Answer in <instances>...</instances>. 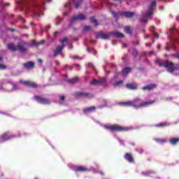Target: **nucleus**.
<instances>
[{
	"mask_svg": "<svg viewBox=\"0 0 179 179\" xmlns=\"http://www.w3.org/2000/svg\"><path fill=\"white\" fill-rule=\"evenodd\" d=\"M44 5H45V2L43 1L42 5L41 6V9H44Z\"/></svg>",
	"mask_w": 179,
	"mask_h": 179,
	"instance_id": "nucleus-49",
	"label": "nucleus"
},
{
	"mask_svg": "<svg viewBox=\"0 0 179 179\" xmlns=\"http://www.w3.org/2000/svg\"><path fill=\"white\" fill-rule=\"evenodd\" d=\"M110 13L114 16V17H118L120 16V14L114 10H111Z\"/></svg>",
	"mask_w": 179,
	"mask_h": 179,
	"instance_id": "nucleus-38",
	"label": "nucleus"
},
{
	"mask_svg": "<svg viewBox=\"0 0 179 179\" xmlns=\"http://www.w3.org/2000/svg\"><path fill=\"white\" fill-rule=\"evenodd\" d=\"M68 68H69V66L68 65L64 66V69H68Z\"/></svg>",
	"mask_w": 179,
	"mask_h": 179,
	"instance_id": "nucleus-60",
	"label": "nucleus"
},
{
	"mask_svg": "<svg viewBox=\"0 0 179 179\" xmlns=\"http://www.w3.org/2000/svg\"><path fill=\"white\" fill-rule=\"evenodd\" d=\"M157 87V85L156 84H150L148 85L142 87V90H148V92H150V90H153L154 89H156Z\"/></svg>",
	"mask_w": 179,
	"mask_h": 179,
	"instance_id": "nucleus-17",
	"label": "nucleus"
},
{
	"mask_svg": "<svg viewBox=\"0 0 179 179\" xmlns=\"http://www.w3.org/2000/svg\"><path fill=\"white\" fill-rule=\"evenodd\" d=\"M152 172L150 171H147V172H143L142 174L143 176H150V174H152Z\"/></svg>",
	"mask_w": 179,
	"mask_h": 179,
	"instance_id": "nucleus-42",
	"label": "nucleus"
},
{
	"mask_svg": "<svg viewBox=\"0 0 179 179\" xmlns=\"http://www.w3.org/2000/svg\"><path fill=\"white\" fill-rule=\"evenodd\" d=\"M44 15L41 11H38L36 13H34V15L35 17H40V16Z\"/></svg>",
	"mask_w": 179,
	"mask_h": 179,
	"instance_id": "nucleus-36",
	"label": "nucleus"
},
{
	"mask_svg": "<svg viewBox=\"0 0 179 179\" xmlns=\"http://www.w3.org/2000/svg\"><path fill=\"white\" fill-rule=\"evenodd\" d=\"M7 48L13 52H16V51H17V46H15L13 43H8L7 45Z\"/></svg>",
	"mask_w": 179,
	"mask_h": 179,
	"instance_id": "nucleus-22",
	"label": "nucleus"
},
{
	"mask_svg": "<svg viewBox=\"0 0 179 179\" xmlns=\"http://www.w3.org/2000/svg\"><path fill=\"white\" fill-rule=\"evenodd\" d=\"M110 36H114L117 38H124L125 36L123 34L120 33L119 31L110 32Z\"/></svg>",
	"mask_w": 179,
	"mask_h": 179,
	"instance_id": "nucleus-21",
	"label": "nucleus"
},
{
	"mask_svg": "<svg viewBox=\"0 0 179 179\" xmlns=\"http://www.w3.org/2000/svg\"><path fill=\"white\" fill-rule=\"evenodd\" d=\"M55 62H56V64H57L59 66V65H61V64L59 63V61L56 60Z\"/></svg>",
	"mask_w": 179,
	"mask_h": 179,
	"instance_id": "nucleus-57",
	"label": "nucleus"
},
{
	"mask_svg": "<svg viewBox=\"0 0 179 179\" xmlns=\"http://www.w3.org/2000/svg\"><path fill=\"white\" fill-rule=\"evenodd\" d=\"M129 72H131V67H126L122 70V73L123 76H127Z\"/></svg>",
	"mask_w": 179,
	"mask_h": 179,
	"instance_id": "nucleus-27",
	"label": "nucleus"
},
{
	"mask_svg": "<svg viewBox=\"0 0 179 179\" xmlns=\"http://www.w3.org/2000/svg\"><path fill=\"white\" fill-rule=\"evenodd\" d=\"M165 50H166V51H170V48L169 47V43H166V45L165 46Z\"/></svg>",
	"mask_w": 179,
	"mask_h": 179,
	"instance_id": "nucleus-46",
	"label": "nucleus"
},
{
	"mask_svg": "<svg viewBox=\"0 0 179 179\" xmlns=\"http://www.w3.org/2000/svg\"><path fill=\"white\" fill-rule=\"evenodd\" d=\"M164 68H167V71L169 73H173L174 71L178 69V64H176L173 62H167L165 63Z\"/></svg>",
	"mask_w": 179,
	"mask_h": 179,
	"instance_id": "nucleus-5",
	"label": "nucleus"
},
{
	"mask_svg": "<svg viewBox=\"0 0 179 179\" xmlns=\"http://www.w3.org/2000/svg\"><path fill=\"white\" fill-rule=\"evenodd\" d=\"M20 83L24 85V86H27V87H32V89H37L38 87V85L31 80H20Z\"/></svg>",
	"mask_w": 179,
	"mask_h": 179,
	"instance_id": "nucleus-9",
	"label": "nucleus"
},
{
	"mask_svg": "<svg viewBox=\"0 0 179 179\" xmlns=\"http://www.w3.org/2000/svg\"><path fill=\"white\" fill-rule=\"evenodd\" d=\"M170 123L168 122H162V123H159L158 124H156L155 127L156 128H164L166 127H169Z\"/></svg>",
	"mask_w": 179,
	"mask_h": 179,
	"instance_id": "nucleus-24",
	"label": "nucleus"
},
{
	"mask_svg": "<svg viewBox=\"0 0 179 179\" xmlns=\"http://www.w3.org/2000/svg\"><path fill=\"white\" fill-rule=\"evenodd\" d=\"M23 66L25 69H31L36 66V64L33 62H28L27 63L23 64Z\"/></svg>",
	"mask_w": 179,
	"mask_h": 179,
	"instance_id": "nucleus-18",
	"label": "nucleus"
},
{
	"mask_svg": "<svg viewBox=\"0 0 179 179\" xmlns=\"http://www.w3.org/2000/svg\"><path fill=\"white\" fill-rule=\"evenodd\" d=\"M59 100H60L61 101H64L65 100V96H61L59 97Z\"/></svg>",
	"mask_w": 179,
	"mask_h": 179,
	"instance_id": "nucleus-47",
	"label": "nucleus"
},
{
	"mask_svg": "<svg viewBox=\"0 0 179 179\" xmlns=\"http://www.w3.org/2000/svg\"><path fill=\"white\" fill-rule=\"evenodd\" d=\"M87 50L88 51V52H91L90 48H88L87 49Z\"/></svg>",
	"mask_w": 179,
	"mask_h": 179,
	"instance_id": "nucleus-63",
	"label": "nucleus"
},
{
	"mask_svg": "<svg viewBox=\"0 0 179 179\" xmlns=\"http://www.w3.org/2000/svg\"><path fill=\"white\" fill-rule=\"evenodd\" d=\"M69 39L66 37L60 39L59 41L61 43V45H58L56 47L55 50H53L55 57H57L58 54L62 52V50L65 48V42L68 41Z\"/></svg>",
	"mask_w": 179,
	"mask_h": 179,
	"instance_id": "nucleus-4",
	"label": "nucleus"
},
{
	"mask_svg": "<svg viewBox=\"0 0 179 179\" xmlns=\"http://www.w3.org/2000/svg\"><path fill=\"white\" fill-rule=\"evenodd\" d=\"M134 13L132 12H124L120 14V16H125V17L131 18L133 17Z\"/></svg>",
	"mask_w": 179,
	"mask_h": 179,
	"instance_id": "nucleus-23",
	"label": "nucleus"
},
{
	"mask_svg": "<svg viewBox=\"0 0 179 179\" xmlns=\"http://www.w3.org/2000/svg\"><path fill=\"white\" fill-rule=\"evenodd\" d=\"M106 82V78H102L100 80H93L90 83V85L101 86L103 85H105Z\"/></svg>",
	"mask_w": 179,
	"mask_h": 179,
	"instance_id": "nucleus-14",
	"label": "nucleus"
},
{
	"mask_svg": "<svg viewBox=\"0 0 179 179\" xmlns=\"http://www.w3.org/2000/svg\"><path fill=\"white\" fill-rule=\"evenodd\" d=\"M118 75H120V72L116 71L115 73V78H118Z\"/></svg>",
	"mask_w": 179,
	"mask_h": 179,
	"instance_id": "nucleus-52",
	"label": "nucleus"
},
{
	"mask_svg": "<svg viewBox=\"0 0 179 179\" xmlns=\"http://www.w3.org/2000/svg\"><path fill=\"white\" fill-rule=\"evenodd\" d=\"M127 89L129 90H136L138 89V85L135 83L126 84Z\"/></svg>",
	"mask_w": 179,
	"mask_h": 179,
	"instance_id": "nucleus-19",
	"label": "nucleus"
},
{
	"mask_svg": "<svg viewBox=\"0 0 179 179\" xmlns=\"http://www.w3.org/2000/svg\"><path fill=\"white\" fill-rule=\"evenodd\" d=\"M88 68H92V69H95V67L92 63H88Z\"/></svg>",
	"mask_w": 179,
	"mask_h": 179,
	"instance_id": "nucleus-44",
	"label": "nucleus"
},
{
	"mask_svg": "<svg viewBox=\"0 0 179 179\" xmlns=\"http://www.w3.org/2000/svg\"><path fill=\"white\" fill-rule=\"evenodd\" d=\"M156 63L158 64V65H159V66H164V67L166 66V63H164L163 60H162L159 58H157Z\"/></svg>",
	"mask_w": 179,
	"mask_h": 179,
	"instance_id": "nucleus-30",
	"label": "nucleus"
},
{
	"mask_svg": "<svg viewBox=\"0 0 179 179\" xmlns=\"http://www.w3.org/2000/svg\"><path fill=\"white\" fill-rule=\"evenodd\" d=\"M76 20H86V16L82 13L78 14V15L73 16L71 20V24H73V23H75Z\"/></svg>",
	"mask_w": 179,
	"mask_h": 179,
	"instance_id": "nucleus-13",
	"label": "nucleus"
},
{
	"mask_svg": "<svg viewBox=\"0 0 179 179\" xmlns=\"http://www.w3.org/2000/svg\"><path fill=\"white\" fill-rule=\"evenodd\" d=\"M124 31L127 33V34H132V29H131V27H125Z\"/></svg>",
	"mask_w": 179,
	"mask_h": 179,
	"instance_id": "nucleus-31",
	"label": "nucleus"
},
{
	"mask_svg": "<svg viewBox=\"0 0 179 179\" xmlns=\"http://www.w3.org/2000/svg\"><path fill=\"white\" fill-rule=\"evenodd\" d=\"M138 50L136 49H133L132 55L134 57V58H136L138 57Z\"/></svg>",
	"mask_w": 179,
	"mask_h": 179,
	"instance_id": "nucleus-37",
	"label": "nucleus"
},
{
	"mask_svg": "<svg viewBox=\"0 0 179 179\" xmlns=\"http://www.w3.org/2000/svg\"><path fill=\"white\" fill-rule=\"evenodd\" d=\"M21 5H22L24 9H25L27 12H29V10L30 12H33V8H34V5L30 3V1L27 0H22Z\"/></svg>",
	"mask_w": 179,
	"mask_h": 179,
	"instance_id": "nucleus-6",
	"label": "nucleus"
},
{
	"mask_svg": "<svg viewBox=\"0 0 179 179\" xmlns=\"http://www.w3.org/2000/svg\"><path fill=\"white\" fill-rule=\"evenodd\" d=\"M119 142H120V145H125L124 143V140H119Z\"/></svg>",
	"mask_w": 179,
	"mask_h": 179,
	"instance_id": "nucleus-53",
	"label": "nucleus"
},
{
	"mask_svg": "<svg viewBox=\"0 0 179 179\" xmlns=\"http://www.w3.org/2000/svg\"><path fill=\"white\" fill-rule=\"evenodd\" d=\"M90 22L92 23H94L95 27H97V26H99V22H97V20H96V18H94V17H92L90 18Z\"/></svg>",
	"mask_w": 179,
	"mask_h": 179,
	"instance_id": "nucleus-32",
	"label": "nucleus"
},
{
	"mask_svg": "<svg viewBox=\"0 0 179 179\" xmlns=\"http://www.w3.org/2000/svg\"><path fill=\"white\" fill-rule=\"evenodd\" d=\"M8 132H6L4 134H3L1 136H0V141H1V142H3V141H5V138H6V136H8Z\"/></svg>",
	"mask_w": 179,
	"mask_h": 179,
	"instance_id": "nucleus-33",
	"label": "nucleus"
},
{
	"mask_svg": "<svg viewBox=\"0 0 179 179\" xmlns=\"http://www.w3.org/2000/svg\"><path fill=\"white\" fill-rule=\"evenodd\" d=\"M156 1H152L151 4L148 7V10L146 11V15H143L140 18V22L143 23L148 22V19H149V16H152L153 15V11L155 10V8H156Z\"/></svg>",
	"mask_w": 179,
	"mask_h": 179,
	"instance_id": "nucleus-2",
	"label": "nucleus"
},
{
	"mask_svg": "<svg viewBox=\"0 0 179 179\" xmlns=\"http://www.w3.org/2000/svg\"><path fill=\"white\" fill-rule=\"evenodd\" d=\"M110 36H111L110 32L106 34L103 31H99L95 34L96 38H101V40H110Z\"/></svg>",
	"mask_w": 179,
	"mask_h": 179,
	"instance_id": "nucleus-10",
	"label": "nucleus"
},
{
	"mask_svg": "<svg viewBox=\"0 0 179 179\" xmlns=\"http://www.w3.org/2000/svg\"><path fill=\"white\" fill-rule=\"evenodd\" d=\"M141 98H135L133 101L120 102V106H124V107H134V108H142L143 107H149V106L155 104V101H148L139 105H135L136 101H141Z\"/></svg>",
	"mask_w": 179,
	"mask_h": 179,
	"instance_id": "nucleus-1",
	"label": "nucleus"
},
{
	"mask_svg": "<svg viewBox=\"0 0 179 179\" xmlns=\"http://www.w3.org/2000/svg\"><path fill=\"white\" fill-rule=\"evenodd\" d=\"M179 143V138H172L169 140V143H171V145H177V143Z\"/></svg>",
	"mask_w": 179,
	"mask_h": 179,
	"instance_id": "nucleus-26",
	"label": "nucleus"
},
{
	"mask_svg": "<svg viewBox=\"0 0 179 179\" xmlns=\"http://www.w3.org/2000/svg\"><path fill=\"white\" fill-rule=\"evenodd\" d=\"M7 83H8V85H6V90L8 92H15V90H17V86L16 84L13 83L10 80H8Z\"/></svg>",
	"mask_w": 179,
	"mask_h": 179,
	"instance_id": "nucleus-12",
	"label": "nucleus"
},
{
	"mask_svg": "<svg viewBox=\"0 0 179 179\" xmlns=\"http://www.w3.org/2000/svg\"><path fill=\"white\" fill-rule=\"evenodd\" d=\"M73 2L75 5L76 9H78L82 5V2H83V0H73Z\"/></svg>",
	"mask_w": 179,
	"mask_h": 179,
	"instance_id": "nucleus-25",
	"label": "nucleus"
},
{
	"mask_svg": "<svg viewBox=\"0 0 179 179\" xmlns=\"http://www.w3.org/2000/svg\"><path fill=\"white\" fill-rule=\"evenodd\" d=\"M173 57H174V58H177L178 59H179V54L178 55H174Z\"/></svg>",
	"mask_w": 179,
	"mask_h": 179,
	"instance_id": "nucleus-54",
	"label": "nucleus"
},
{
	"mask_svg": "<svg viewBox=\"0 0 179 179\" xmlns=\"http://www.w3.org/2000/svg\"><path fill=\"white\" fill-rule=\"evenodd\" d=\"M155 27H151V31H155Z\"/></svg>",
	"mask_w": 179,
	"mask_h": 179,
	"instance_id": "nucleus-59",
	"label": "nucleus"
},
{
	"mask_svg": "<svg viewBox=\"0 0 179 179\" xmlns=\"http://www.w3.org/2000/svg\"><path fill=\"white\" fill-rule=\"evenodd\" d=\"M16 138V136H10L8 138H6L5 140L3 141V142H6V141H10V139H13Z\"/></svg>",
	"mask_w": 179,
	"mask_h": 179,
	"instance_id": "nucleus-40",
	"label": "nucleus"
},
{
	"mask_svg": "<svg viewBox=\"0 0 179 179\" xmlns=\"http://www.w3.org/2000/svg\"><path fill=\"white\" fill-rule=\"evenodd\" d=\"M75 97H85V99H93L94 95L92 93L84 92H77L73 94Z\"/></svg>",
	"mask_w": 179,
	"mask_h": 179,
	"instance_id": "nucleus-8",
	"label": "nucleus"
},
{
	"mask_svg": "<svg viewBox=\"0 0 179 179\" xmlns=\"http://www.w3.org/2000/svg\"><path fill=\"white\" fill-rule=\"evenodd\" d=\"M45 43V41L42 40L41 41H39V45H41V44H44Z\"/></svg>",
	"mask_w": 179,
	"mask_h": 179,
	"instance_id": "nucleus-50",
	"label": "nucleus"
},
{
	"mask_svg": "<svg viewBox=\"0 0 179 179\" xmlns=\"http://www.w3.org/2000/svg\"><path fill=\"white\" fill-rule=\"evenodd\" d=\"M40 45L39 42H37L36 41H33L32 43L29 45V47H38Z\"/></svg>",
	"mask_w": 179,
	"mask_h": 179,
	"instance_id": "nucleus-34",
	"label": "nucleus"
},
{
	"mask_svg": "<svg viewBox=\"0 0 179 179\" xmlns=\"http://www.w3.org/2000/svg\"><path fill=\"white\" fill-rule=\"evenodd\" d=\"M38 62L39 64H43V59H38Z\"/></svg>",
	"mask_w": 179,
	"mask_h": 179,
	"instance_id": "nucleus-55",
	"label": "nucleus"
},
{
	"mask_svg": "<svg viewBox=\"0 0 179 179\" xmlns=\"http://www.w3.org/2000/svg\"><path fill=\"white\" fill-rule=\"evenodd\" d=\"M154 37H155V38H159V34L157 32H155V34H154Z\"/></svg>",
	"mask_w": 179,
	"mask_h": 179,
	"instance_id": "nucleus-45",
	"label": "nucleus"
},
{
	"mask_svg": "<svg viewBox=\"0 0 179 179\" xmlns=\"http://www.w3.org/2000/svg\"><path fill=\"white\" fill-rule=\"evenodd\" d=\"M127 43H123V44H122V48H127Z\"/></svg>",
	"mask_w": 179,
	"mask_h": 179,
	"instance_id": "nucleus-56",
	"label": "nucleus"
},
{
	"mask_svg": "<svg viewBox=\"0 0 179 179\" xmlns=\"http://www.w3.org/2000/svg\"><path fill=\"white\" fill-rule=\"evenodd\" d=\"M3 6H9V3H7V4H3Z\"/></svg>",
	"mask_w": 179,
	"mask_h": 179,
	"instance_id": "nucleus-64",
	"label": "nucleus"
},
{
	"mask_svg": "<svg viewBox=\"0 0 179 179\" xmlns=\"http://www.w3.org/2000/svg\"><path fill=\"white\" fill-rule=\"evenodd\" d=\"M90 30H92V27L91 26H85L84 27V31H89Z\"/></svg>",
	"mask_w": 179,
	"mask_h": 179,
	"instance_id": "nucleus-39",
	"label": "nucleus"
},
{
	"mask_svg": "<svg viewBox=\"0 0 179 179\" xmlns=\"http://www.w3.org/2000/svg\"><path fill=\"white\" fill-rule=\"evenodd\" d=\"M96 106L85 108L83 109V113L84 114H90V113H94V111H96Z\"/></svg>",
	"mask_w": 179,
	"mask_h": 179,
	"instance_id": "nucleus-20",
	"label": "nucleus"
},
{
	"mask_svg": "<svg viewBox=\"0 0 179 179\" xmlns=\"http://www.w3.org/2000/svg\"><path fill=\"white\" fill-rule=\"evenodd\" d=\"M75 59H83V58L79 57L78 55L74 56Z\"/></svg>",
	"mask_w": 179,
	"mask_h": 179,
	"instance_id": "nucleus-51",
	"label": "nucleus"
},
{
	"mask_svg": "<svg viewBox=\"0 0 179 179\" xmlns=\"http://www.w3.org/2000/svg\"><path fill=\"white\" fill-rule=\"evenodd\" d=\"M46 2H48V3H50V2H52V0H46Z\"/></svg>",
	"mask_w": 179,
	"mask_h": 179,
	"instance_id": "nucleus-62",
	"label": "nucleus"
},
{
	"mask_svg": "<svg viewBox=\"0 0 179 179\" xmlns=\"http://www.w3.org/2000/svg\"><path fill=\"white\" fill-rule=\"evenodd\" d=\"M59 23H61V21H57L56 22V26H58V24H59Z\"/></svg>",
	"mask_w": 179,
	"mask_h": 179,
	"instance_id": "nucleus-58",
	"label": "nucleus"
},
{
	"mask_svg": "<svg viewBox=\"0 0 179 179\" xmlns=\"http://www.w3.org/2000/svg\"><path fill=\"white\" fill-rule=\"evenodd\" d=\"M71 5H72V3L71 1H69L68 3H65L64 8H71Z\"/></svg>",
	"mask_w": 179,
	"mask_h": 179,
	"instance_id": "nucleus-41",
	"label": "nucleus"
},
{
	"mask_svg": "<svg viewBox=\"0 0 179 179\" xmlns=\"http://www.w3.org/2000/svg\"><path fill=\"white\" fill-rule=\"evenodd\" d=\"M34 100L38 101V103H39V104L47 105V104H50V99H48L47 98H43L40 96H35L34 97Z\"/></svg>",
	"mask_w": 179,
	"mask_h": 179,
	"instance_id": "nucleus-11",
	"label": "nucleus"
},
{
	"mask_svg": "<svg viewBox=\"0 0 179 179\" xmlns=\"http://www.w3.org/2000/svg\"><path fill=\"white\" fill-rule=\"evenodd\" d=\"M155 141L160 145H163V143H166L167 142V140H166V138H155Z\"/></svg>",
	"mask_w": 179,
	"mask_h": 179,
	"instance_id": "nucleus-29",
	"label": "nucleus"
},
{
	"mask_svg": "<svg viewBox=\"0 0 179 179\" xmlns=\"http://www.w3.org/2000/svg\"><path fill=\"white\" fill-rule=\"evenodd\" d=\"M105 129L112 132H128L131 129L129 127H121L118 124L105 125Z\"/></svg>",
	"mask_w": 179,
	"mask_h": 179,
	"instance_id": "nucleus-3",
	"label": "nucleus"
},
{
	"mask_svg": "<svg viewBox=\"0 0 179 179\" xmlns=\"http://www.w3.org/2000/svg\"><path fill=\"white\" fill-rule=\"evenodd\" d=\"M74 171L76 173H86V171H89V169L85 166H78L74 168Z\"/></svg>",
	"mask_w": 179,
	"mask_h": 179,
	"instance_id": "nucleus-15",
	"label": "nucleus"
},
{
	"mask_svg": "<svg viewBox=\"0 0 179 179\" xmlns=\"http://www.w3.org/2000/svg\"><path fill=\"white\" fill-rule=\"evenodd\" d=\"M124 158L127 162H129V163H134L135 162V159H134V156L131 152H126L124 155Z\"/></svg>",
	"mask_w": 179,
	"mask_h": 179,
	"instance_id": "nucleus-16",
	"label": "nucleus"
},
{
	"mask_svg": "<svg viewBox=\"0 0 179 179\" xmlns=\"http://www.w3.org/2000/svg\"><path fill=\"white\" fill-rule=\"evenodd\" d=\"M137 152H138V153H139L140 155H142V153H143V150L139 149V150H137Z\"/></svg>",
	"mask_w": 179,
	"mask_h": 179,
	"instance_id": "nucleus-48",
	"label": "nucleus"
},
{
	"mask_svg": "<svg viewBox=\"0 0 179 179\" xmlns=\"http://www.w3.org/2000/svg\"><path fill=\"white\" fill-rule=\"evenodd\" d=\"M8 66H6L5 64H0V69H6Z\"/></svg>",
	"mask_w": 179,
	"mask_h": 179,
	"instance_id": "nucleus-43",
	"label": "nucleus"
},
{
	"mask_svg": "<svg viewBox=\"0 0 179 179\" xmlns=\"http://www.w3.org/2000/svg\"><path fill=\"white\" fill-rule=\"evenodd\" d=\"M130 145H132V146H135V143L134 142L130 143Z\"/></svg>",
	"mask_w": 179,
	"mask_h": 179,
	"instance_id": "nucleus-61",
	"label": "nucleus"
},
{
	"mask_svg": "<svg viewBox=\"0 0 179 179\" xmlns=\"http://www.w3.org/2000/svg\"><path fill=\"white\" fill-rule=\"evenodd\" d=\"M78 80H79V78L74 77L71 79L67 80V82H68V83H71V85H73L75 83H77V82H78Z\"/></svg>",
	"mask_w": 179,
	"mask_h": 179,
	"instance_id": "nucleus-28",
	"label": "nucleus"
},
{
	"mask_svg": "<svg viewBox=\"0 0 179 179\" xmlns=\"http://www.w3.org/2000/svg\"><path fill=\"white\" fill-rule=\"evenodd\" d=\"M122 83H124V81L122 80H119L117 82H115L114 84H113V86H115V87H117V86H121V85H122Z\"/></svg>",
	"mask_w": 179,
	"mask_h": 179,
	"instance_id": "nucleus-35",
	"label": "nucleus"
},
{
	"mask_svg": "<svg viewBox=\"0 0 179 179\" xmlns=\"http://www.w3.org/2000/svg\"><path fill=\"white\" fill-rule=\"evenodd\" d=\"M26 45H27V42L24 41H22L21 42H19L17 45V50L20 51V52L22 53H26L28 51L27 48H26Z\"/></svg>",
	"mask_w": 179,
	"mask_h": 179,
	"instance_id": "nucleus-7",
	"label": "nucleus"
}]
</instances>
